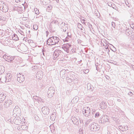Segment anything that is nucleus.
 I'll return each instance as SVG.
<instances>
[{
	"label": "nucleus",
	"mask_w": 134,
	"mask_h": 134,
	"mask_svg": "<svg viewBox=\"0 0 134 134\" xmlns=\"http://www.w3.org/2000/svg\"><path fill=\"white\" fill-rule=\"evenodd\" d=\"M60 40L59 38L55 36L50 37L47 41V44L48 45H55L59 42Z\"/></svg>",
	"instance_id": "f257e3e1"
},
{
	"label": "nucleus",
	"mask_w": 134,
	"mask_h": 134,
	"mask_svg": "<svg viewBox=\"0 0 134 134\" xmlns=\"http://www.w3.org/2000/svg\"><path fill=\"white\" fill-rule=\"evenodd\" d=\"M66 79L67 82L70 85L76 83L77 80V79L74 75H70L69 74H68Z\"/></svg>",
	"instance_id": "f03ea898"
},
{
	"label": "nucleus",
	"mask_w": 134,
	"mask_h": 134,
	"mask_svg": "<svg viewBox=\"0 0 134 134\" xmlns=\"http://www.w3.org/2000/svg\"><path fill=\"white\" fill-rule=\"evenodd\" d=\"M63 52L59 50L56 49L54 52L53 59L54 60L58 59L62 57Z\"/></svg>",
	"instance_id": "7ed1b4c3"
},
{
	"label": "nucleus",
	"mask_w": 134,
	"mask_h": 134,
	"mask_svg": "<svg viewBox=\"0 0 134 134\" xmlns=\"http://www.w3.org/2000/svg\"><path fill=\"white\" fill-rule=\"evenodd\" d=\"M12 77V75L10 73L5 74L4 78H0V81L2 82H7L10 81Z\"/></svg>",
	"instance_id": "20e7f679"
},
{
	"label": "nucleus",
	"mask_w": 134,
	"mask_h": 134,
	"mask_svg": "<svg viewBox=\"0 0 134 134\" xmlns=\"http://www.w3.org/2000/svg\"><path fill=\"white\" fill-rule=\"evenodd\" d=\"M0 9L3 12H6L8 10V5L3 2L0 1Z\"/></svg>",
	"instance_id": "39448f33"
},
{
	"label": "nucleus",
	"mask_w": 134,
	"mask_h": 134,
	"mask_svg": "<svg viewBox=\"0 0 134 134\" xmlns=\"http://www.w3.org/2000/svg\"><path fill=\"white\" fill-rule=\"evenodd\" d=\"M90 128L91 131H98L100 129V126L97 123L93 122L89 126Z\"/></svg>",
	"instance_id": "423d86ee"
},
{
	"label": "nucleus",
	"mask_w": 134,
	"mask_h": 134,
	"mask_svg": "<svg viewBox=\"0 0 134 134\" xmlns=\"http://www.w3.org/2000/svg\"><path fill=\"white\" fill-rule=\"evenodd\" d=\"M54 88L52 87H49L47 92L48 97L49 98L52 97L54 95Z\"/></svg>",
	"instance_id": "0eeeda50"
},
{
	"label": "nucleus",
	"mask_w": 134,
	"mask_h": 134,
	"mask_svg": "<svg viewBox=\"0 0 134 134\" xmlns=\"http://www.w3.org/2000/svg\"><path fill=\"white\" fill-rule=\"evenodd\" d=\"M82 112L86 116H88L91 113L90 108L88 107H85L83 108Z\"/></svg>",
	"instance_id": "6e6552de"
},
{
	"label": "nucleus",
	"mask_w": 134,
	"mask_h": 134,
	"mask_svg": "<svg viewBox=\"0 0 134 134\" xmlns=\"http://www.w3.org/2000/svg\"><path fill=\"white\" fill-rule=\"evenodd\" d=\"M13 113L17 116H19L21 115V111L20 109L18 106H15L14 108Z\"/></svg>",
	"instance_id": "1a4fd4ad"
},
{
	"label": "nucleus",
	"mask_w": 134,
	"mask_h": 134,
	"mask_svg": "<svg viewBox=\"0 0 134 134\" xmlns=\"http://www.w3.org/2000/svg\"><path fill=\"white\" fill-rule=\"evenodd\" d=\"M17 80L20 83H21L24 81L25 79L23 75L19 73L17 74Z\"/></svg>",
	"instance_id": "9d476101"
},
{
	"label": "nucleus",
	"mask_w": 134,
	"mask_h": 134,
	"mask_svg": "<svg viewBox=\"0 0 134 134\" xmlns=\"http://www.w3.org/2000/svg\"><path fill=\"white\" fill-rule=\"evenodd\" d=\"M12 104V100L10 99H7L6 100L4 103V106L5 108H7L9 107Z\"/></svg>",
	"instance_id": "9b49d317"
},
{
	"label": "nucleus",
	"mask_w": 134,
	"mask_h": 134,
	"mask_svg": "<svg viewBox=\"0 0 134 134\" xmlns=\"http://www.w3.org/2000/svg\"><path fill=\"white\" fill-rule=\"evenodd\" d=\"M42 111L43 114L45 115H48L49 112V110L48 107L44 106L42 108Z\"/></svg>",
	"instance_id": "f8f14e48"
},
{
	"label": "nucleus",
	"mask_w": 134,
	"mask_h": 134,
	"mask_svg": "<svg viewBox=\"0 0 134 134\" xmlns=\"http://www.w3.org/2000/svg\"><path fill=\"white\" fill-rule=\"evenodd\" d=\"M71 47V45L67 43L66 44H64L62 48L65 51L68 53L69 52V50L70 49Z\"/></svg>",
	"instance_id": "ddd939ff"
},
{
	"label": "nucleus",
	"mask_w": 134,
	"mask_h": 134,
	"mask_svg": "<svg viewBox=\"0 0 134 134\" xmlns=\"http://www.w3.org/2000/svg\"><path fill=\"white\" fill-rule=\"evenodd\" d=\"M71 119L74 124L76 125H78L79 124V120L75 116H72Z\"/></svg>",
	"instance_id": "4468645a"
},
{
	"label": "nucleus",
	"mask_w": 134,
	"mask_h": 134,
	"mask_svg": "<svg viewBox=\"0 0 134 134\" xmlns=\"http://www.w3.org/2000/svg\"><path fill=\"white\" fill-rule=\"evenodd\" d=\"M108 119L107 116H103L100 120L99 122L100 123H104L106 122H108Z\"/></svg>",
	"instance_id": "2eb2a0df"
},
{
	"label": "nucleus",
	"mask_w": 134,
	"mask_h": 134,
	"mask_svg": "<svg viewBox=\"0 0 134 134\" xmlns=\"http://www.w3.org/2000/svg\"><path fill=\"white\" fill-rule=\"evenodd\" d=\"M43 73L42 71H39L37 72L36 74V78L39 79H41L42 78Z\"/></svg>",
	"instance_id": "dca6fc26"
},
{
	"label": "nucleus",
	"mask_w": 134,
	"mask_h": 134,
	"mask_svg": "<svg viewBox=\"0 0 134 134\" xmlns=\"http://www.w3.org/2000/svg\"><path fill=\"white\" fill-rule=\"evenodd\" d=\"M7 94L4 93H2L0 94V102H3L6 98Z\"/></svg>",
	"instance_id": "f3484780"
},
{
	"label": "nucleus",
	"mask_w": 134,
	"mask_h": 134,
	"mask_svg": "<svg viewBox=\"0 0 134 134\" xmlns=\"http://www.w3.org/2000/svg\"><path fill=\"white\" fill-rule=\"evenodd\" d=\"M14 122L16 124L19 125L22 122L21 119V118L18 117L16 119H14Z\"/></svg>",
	"instance_id": "a211bd4d"
},
{
	"label": "nucleus",
	"mask_w": 134,
	"mask_h": 134,
	"mask_svg": "<svg viewBox=\"0 0 134 134\" xmlns=\"http://www.w3.org/2000/svg\"><path fill=\"white\" fill-rule=\"evenodd\" d=\"M7 59L6 60L8 62L12 64L13 63V61L14 60L15 58V56L11 57L10 56H9V57H7Z\"/></svg>",
	"instance_id": "6ab92c4d"
},
{
	"label": "nucleus",
	"mask_w": 134,
	"mask_h": 134,
	"mask_svg": "<svg viewBox=\"0 0 134 134\" xmlns=\"http://www.w3.org/2000/svg\"><path fill=\"white\" fill-rule=\"evenodd\" d=\"M68 73H66V70L63 69L60 72V75L61 77L63 79L64 78L66 75H68Z\"/></svg>",
	"instance_id": "aec40b11"
},
{
	"label": "nucleus",
	"mask_w": 134,
	"mask_h": 134,
	"mask_svg": "<svg viewBox=\"0 0 134 134\" xmlns=\"http://www.w3.org/2000/svg\"><path fill=\"white\" fill-rule=\"evenodd\" d=\"M56 113L55 112H53L50 116V119L52 121H54L56 118Z\"/></svg>",
	"instance_id": "412c9836"
},
{
	"label": "nucleus",
	"mask_w": 134,
	"mask_h": 134,
	"mask_svg": "<svg viewBox=\"0 0 134 134\" xmlns=\"http://www.w3.org/2000/svg\"><path fill=\"white\" fill-rule=\"evenodd\" d=\"M100 107L102 109H104L107 108L106 103L104 102H102L100 104Z\"/></svg>",
	"instance_id": "4be33fe9"
},
{
	"label": "nucleus",
	"mask_w": 134,
	"mask_h": 134,
	"mask_svg": "<svg viewBox=\"0 0 134 134\" xmlns=\"http://www.w3.org/2000/svg\"><path fill=\"white\" fill-rule=\"evenodd\" d=\"M79 100V98L77 97H76L71 100V102L72 103H75L77 102Z\"/></svg>",
	"instance_id": "5701e85b"
},
{
	"label": "nucleus",
	"mask_w": 134,
	"mask_h": 134,
	"mask_svg": "<svg viewBox=\"0 0 134 134\" xmlns=\"http://www.w3.org/2000/svg\"><path fill=\"white\" fill-rule=\"evenodd\" d=\"M4 71V67L2 66H0V74H2Z\"/></svg>",
	"instance_id": "b1692460"
},
{
	"label": "nucleus",
	"mask_w": 134,
	"mask_h": 134,
	"mask_svg": "<svg viewBox=\"0 0 134 134\" xmlns=\"http://www.w3.org/2000/svg\"><path fill=\"white\" fill-rule=\"evenodd\" d=\"M131 31L129 30V29L128 28L125 31L126 34L128 36H130L131 34H132Z\"/></svg>",
	"instance_id": "393cba45"
},
{
	"label": "nucleus",
	"mask_w": 134,
	"mask_h": 134,
	"mask_svg": "<svg viewBox=\"0 0 134 134\" xmlns=\"http://www.w3.org/2000/svg\"><path fill=\"white\" fill-rule=\"evenodd\" d=\"M52 7L51 5H49L47 7L46 9V10L48 12H51V9H52Z\"/></svg>",
	"instance_id": "a878e982"
},
{
	"label": "nucleus",
	"mask_w": 134,
	"mask_h": 134,
	"mask_svg": "<svg viewBox=\"0 0 134 134\" xmlns=\"http://www.w3.org/2000/svg\"><path fill=\"white\" fill-rule=\"evenodd\" d=\"M78 27L80 29L81 31L83 30V29L84 30V28L82 26L80 23H78L77 25Z\"/></svg>",
	"instance_id": "bb28decb"
},
{
	"label": "nucleus",
	"mask_w": 134,
	"mask_h": 134,
	"mask_svg": "<svg viewBox=\"0 0 134 134\" xmlns=\"http://www.w3.org/2000/svg\"><path fill=\"white\" fill-rule=\"evenodd\" d=\"M13 39L14 40H17L18 39V37L16 35L14 34L13 35Z\"/></svg>",
	"instance_id": "cd10ccee"
},
{
	"label": "nucleus",
	"mask_w": 134,
	"mask_h": 134,
	"mask_svg": "<svg viewBox=\"0 0 134 134\" xmlns=\"http://www.w3.org/2000/svg\"><path fill=\"white\" fill-rule=\"evenodd\" d=\"M65 24V23H62V25H63L65 26L63 27V31H65L66 30L68 29V27L67 26H65V25H64Z\"/></svg>",
	"instance_id": "c85d7f7f"
},
{
	"label": "nucleus",
	"mask_w": 134,
	"mask_h": 134,
	"mask_svg": "<svg viewBox=\"0 0 134 134\" xmlns=\"http://www.w3.org/2000/svg\"><path fill=\"white\" fill-rule=\"evenodd\" d=\"M22 130H26L28 129V127L26 125H21Z\"/></svg>",
	"instance_id": "c756f323"
},
{
	"label": "nucleus",
	"mask_w": 134,
	"mask_h": 134,
	"mask_svg": "<svg viewBox=\"0 0 134 134\" xmlns=\"http://www.w3.org/2000/svg\"><path fill=\"white\" fill-rule=\"evenodd\" d=\"M51 131L52 132H53L54 130V127L53 125H51L49 126Z\"/></svg>",
	"instance_id": "7c9ffc66"
},
{
	"label": "nucleus",
	"mask_w": 134,
	"mask_h": 134,
	"mask_svg": "<svg viewBox=\"0 0 134 134\" xmlns=\"http://www.w3.org/2000/svg\"><path fill=\"white\" fill-rule=\"evenodd\" d=\"M96 13H95V16H97V17L98 18H99L100 16V14L98 12V11H97V12H95Z\"/></svg>",
	"instance_id": "2f4dec72"
},
{
	"label": "nucleus",
	"mask_w": 134,
	"mask_h": 134,
	"mask_svg": "<svg viewBox=\"0 0 134 134\" xmlns=\"http://www.w3.org/2000/svg\"><path fill=\"white\" fill-rule=\"evenodd\" d=\"M123 127L122 131H124L127 130L128 129V127L127 126H124Z\"/></svg>",
	"instance_id": "473e14b6"
},
{
	"label": "nucleus",
	"mask_w": 134,
	"mask_h": 134,
	"mask_svg": "<svg viewBox=\"0 0 134 134\" xmlns=\"http://www.w3.org/2000/svg\"><path fill=\"white\" fill-rule=\"evenodd\" d=\"M99 116V113L98 112H97L95 114L94 117L96 118H98Z\"/></svg>",
	"instance_id": "72a5a7b5"
},
{
	"label": "nucleus",
	"mask_w": 134,
	"mask_h": 134,
	"mask_svg": "<svg viewBox=\"0 0 134 134\" xmlns=\"http://www.w3.org/2000/svg\"><path fill=\"white\" fill-rule=\"evenodd\" d=\"M87 88L88 90H90V89H92L91 85L90 83H88L87 84Z\"/></svg>",
	"instance_id": "f704fd0d"
},
{
	"label": "nucleus",
	"mask_w": 134,
	"mask_h": 134,
	"mask_svg": "<svg viewBox=\"0 0 134 134\" xmlns=\"http://www.w3.org/2000/svg\"><path fill=\"white\" fill-rule=\"evenodd\" d=\"M33 28L35 30H37L38 28V26L36 25H33Z\"/></svg>",
	"instance_id": "c9c22d12"
},
{
	"label": "nucleus",
	"mask_w": 134,
	"mask_h": 134,
	"mask_svg": "<svg viewBox=\"0 0 134 134\" xmlns=\"http://www.w3.org/2000/svg\"><path fill=\"white\" fill-rule=\"evenodd\" d=\"M58 21L57 20H54L51 22L52 24H58Z\"/></svg>",
	"instance_id": "e433bc0d"
},
{
	"label": "nucleus",
	"mask_w": 134,
	"mask_h": 134,
	"mask_svg": "<svg viewBox=\"0 0 134 134\" xmlns=\"http://www.w3.org/2000/svg\"><path fill=\"white\" fill-rule=\"evenodd\" d=\"M34 10L35 12V13L36 14H39V12L38 9H35Z\"/></svg>",
	"instance_id": "4c0bfd02"
},
{
	"label": "nucleus",
	"mask_w": 134,
	"mask_h": 134,
	"mask_svg": "<svg viewBox=\"0 0 134 134\" xmlns=\"http://www.w3.org/2000/svg\"><path fill=\"white\" fill-rule=\"evenodd\" d=\"M92 120L91 119H89L87 120L86 122V123L87 124H88L90 122H92Z\"/></svg>",
	"instance_id": "58836bf2"
},
{
	"label": "nucleus",
	"mask_w": 134,
	"mask_h": 134,
	"mask_svg": "<svg viewBox=\"0 0 134 134\" xmlns=\"http://www.w3.org/2000/svg\"><path fill=\"white\" fill-rule=\"evenodd\" d=\"M5 18L3 16L0 15V20H5Z\"/></svg>",
	"instance_id": "ea45409f"
},
{
	"label": "nucleus",
	"mask_w": 134,
	"mask_h": 134,
	"mask_svg": "<svg viewBox=\"0 0 134 134\" xmlns=\"http://www.w3.org/2000/svg\"><path fill=\"white\" fill-rule=\"evenodd\" d=\"M9 56H8L7 55H3V58L4 59L5 61H6V60H7V57H9Z\"/></svg>",
	"instance_id": "a19ab883"
},
{
	"label": "nucleus",
	"mask_w": 134,
	"mask_h": 134,
	"mask_svg": "<svg viewBox=\"0 0 134 134\" xmlns=\"http://www.w3.org/2000/svg\"><path fill=\"white\" fill-rule=\"evenodd\" d=\"M89 70L88 69H86L83 70V72L86 74H87L89 72Z\"/></svg>",
	"instance_id": "79ce46f5"
},
{
	"label": "nucleus",
	"mask_w": 134,
	"mask_h": 134,
	"mask_svg": "<svg viewBox=\"0 0 134 134\" xmlns=\"http://www.w3.org/2000/svg\"><path fill=\"white\" fill-rule=\"evenodd\" d=\"M79 131L80 134H83V130L82 129H79Z\"/></svg>",
	"instance_id": "37998d69"
},
{
	"label": "nucleus",
	"mask_w": 134,
	"mask_h": 134,
	"mask_svg": "<svg viewBox=\"0 0 134 134\" xmlns=\"http://www.w3.org/2000/svg\"><path fill=\"white\" fill-rule=\"evenodd\" d=\"M111 25L113 27L115 28V23L113 22H112L111 23Z\"/></svg>",
	"instance_id": "c03bdc74"
},
{
	"label": "nucleus",
	"mask_w": 134,
	"mask_h": 134,
	"mask_svg": "<svg viewBox=\"0 0 134 134\" xmlns=\"http://www.w3.org/2000/svg\"><path fill=\"white\" fill-rule=\"evenodd\" d=\"M18 32L22 35H24V32L20 30H19Z\"/></svg>",
	"instance_id": "a18cd8bd"
},
{
	"label": "nucleus",
	"mask_w": 134,
	"mask_h": 134,
	"mask_svg": "<svg viewBox=\"0 0 134 134\" xmlns=\"http://www.w3.org/2000/svg\"><path fill=\"white\" fill-rule=\"evenodd\" d=\"M33 98L34 99H35V100H38V99H39V98L38 97H37V96H34L33 97Z\"/></svg>",
	"instance_id": "49530a36"
},
{
	"label": "nucleus",
	"mask_w": 134,
	"mask_h": 134,
	"mask_svg": "<svg viewBox=\"0 0 134 134\" xmlns=\"http://www.w3.org/2000/svg\"><path fill=\"white\" fill-rule=\"evenodd\" d=\"M17 129L19 130H22V128H21V126H20L17 127Z\"/></svg>",
	"instance_id": "de8ad7c7"
},
{
	"label": "nucleus",
	"mask_w": 134,
	"mask_h": 134,
	"mask_svg": "<svg viewBox=\"0 0 134 134\" xmlns=\"http://www.w3.org/2000/svg\"><path fill=\"white\" fill-rule=\"evenodd\" d=\"M123 126H122V125H120L119 126V129L122 131V129H123Z\"/></svg>",
	"instance_id": "09e8293b"
},
{
	"label": "nucleus",
	"mask_w": 134,
	"mask_h": 134,
	"mask_svg": "<svg viewBox=\"0 0 134 134\" xmlns=\"http://www.w3.org/2000/svg\"><path fill=\"white\" fill-rule=\"evenodd\" d=\"M133 94V93H132L131 92H129L128 93V95H130V96H132Z\"/></svg>",
	"instance_id": "8fccbe9b"
},
{
	"label": "nucleus",
	"mask_w": 134,
	"mask_h": 134,
	"mask_svg": "<svg viewBox=\"0 0 134 134\" xmlns=\"http://www.w3.org/2000/svg\"><path fill=\"white\" fill-rule=\"evenodd\" d=\"M125 4H126V5H127V6L129 7H130V6H129V5H130V4H129V3H128V2H125Z\"/></svg>",
	"instance_id": "3c124183"
},
{
	"label": "nucleus",
	"mask_w": 134,
	"mask_h": 134,
	"mask_svg": "<svg viewBox=\"0 0 134 134\" xmlns=\"http://www.w3.org/2000/svg\"><path fill=\"white\" fill-rule=\"evenodd\" d=\"M46 36L47 37L48 35L49 32L48 31H46Z\"/></svg>",
	"instance_id": "603ef678"
},
{
	"label": "nucleus",
	"mask_w": 134,
	"mask_h": 134,
	"mask_svg": "<svg viewBox=\"0 0 134 134\" xmlns=\"http://www.w3.org/2000/svg\"><path fill=\"white\" fill-rule=\"evenodd\" d=\"M96 111L95 109H93L92 110V114H93Z\"/></svg>",
	"instance_id": "864d4df0"
},
{
	"label": "nucleus",
	"mask_w": 134,
	"mask_h": 134,
	"mask_svg": "<svg viewBox=\"0 0 134 134\" xmlns=\"http://www.w3.org/2000/svg\"><path fill=\"white\" fill-rule=\"evenodd\" d=\"M98 65H99V64L98 63H96L95 66H96L97 69V67L98 66Z\"/></svg>",
	"instance_id": "5fc2aeb1"
},
{
	"label": "nucleus",
	"mask_w": 134,
	"mask_h": 134,
	"mask_svg": "<svg viewBox=\"0 0 134 134\" xmlns=\"http://www.w3.org/2000/svg\"><path fill=\"white\" fill-rule=\"evenodd\" d=\"M134 25L133 24H132L131 25H130L131 27V28H133L134 27Z\"/></svg>",
	"instance_id": "6e6d98bb"
},
{
	"label": "nucleus",
	"mask_w": 134,
	"mask_h": 134,
	"mask_svg": "<svg viewBox=\"0 0 134 134\" xmlns=\"http://www.w3.org/2000/svg\"><path fill=\"white\" fill-rule=\"evenodd\" d=\"M27 31L26 30V33H28V34H30V30H28L27 31Z\"/></svg>",
	"instance_id": "4d7b16f0"
},
{
	"label": "nucleus",
	"mask_w": 134,
	"mask_h": 134,
	"mask_svg": "<svg viewBox=\"0 0 134 134\" xmlns=\"http://www.w3.org/2000/svg\"><path fill=\"white\" fill-rule=\"evenodd\" d=\"M17 9L20 10L21 9V8L20 7H18Z\"/></svg>",
	"instance_id": "13d9d810"
},
{
	"label": "nucleus",
	"mask_w": 134,
	"mask_h": 134,
	"mask_svg": "<svg viewBox=\"0 0 134 134\" xmlns=\"http://www.w3.org/2000/svg\"><path fill=\"white\" fill-rule=\"evenodd\" d=\"M131 68L132 69H133L134 70V65H132Z\"/></svg>",
	"instance_id": "bf43d9fd"
},
{
	"label": "nucleus",
	"mask_w": 134,
	"mask_h": 134,
	"mask_svg": "<svg viewBox=\"0 0 134 134\" xmlns=\"http://www.w3.org/2000/svg\"><path fill=\"white\" fill-rule=\"evenodd\" d=\"M113 64H116V63L115 62H114V63H113Z\"/></svg>",
	"instance_id": "052dcab7"
},
{
	"label": "nucleus",
	"mask_w": 134,
	"mask_h": 134,
	"mask_svg": "<svg viewBox=\"0 0 134 134\" xmlns=\"http://www.w3.org/2000/svg\"><path fill=\"white\" fill-rule=\"evenodd\" d=\"M26 38H25V37H24V39H23L24 40H25L26 41Z\"/></svg>",
	"instance_id": "680f3d73"
},
{
	"label": "nucleus",
	"mask_w": 134,
	"mask_h": 134,
	"mask_svg": "<svg viewBox=\"0 0 134 134\" xmlns=\"http://www.w3.org/2000/svg\"><path fill=\"white\" fill-rule=\"evenodd\" d=\"M111 61V62H110V63H113V62H111L112 61V60Z\"/></svg>",
	"instance_id": "e2e57ef3"
},
{
	"label": "nucleus",
	"mask_w": 134,
	"mask_h": 134,
	"mask_svg": "<svg viewBox=\"0 0 134 134\" xmlns=\"http://www.w3.org/2000/svg\"><path fill=\"white\" fill-rule=\"evenodd\" d=\"M115 7H114L113 8L114 9H116V7H115Z\"/></svg>",
	"instance_id": "0e129e2a"
},
{
	"label": "nucleus",
	"mask_w": 134,
	"mask_h": 134,
	"mask_svg": "<svg viewBox=\"0 0 134 134\" xmlns=\"http://www.w3.org/2000/svg\"><path fill=\"white\" fill-rule=\"evenodd\" d=\"M15 1L16 2H18V0H16Z\"/></svg>",
	"instance_id": "69168bd1"
},
{
	"label": "nucleus",
	"mask_w": 134,
	"mask_h": 134,
	"mask_svg": "<svg viewBox=\"0 0 134 134\" xmlns=\"http://www.w3.org/2000/svg\"><path fill=\"white\" fill-rule=\"evenodd\" d=\"M120 100V99H118V101H119V100Z\"/></svg>",
	"instance_id": "338daca9"
},
{
	"label": "nucleus",
	"mask_w": 134,
	"mask_h": 134,
	"mask_svg": "<svg viewBox=\"0 0 134 134\" xmlns=\"http://www.w3.org/2000/svg\"><path fill=\"white\" fill-rule=\"evenodd\" d=\"M127 46H129V45H128V44Z\"/></svg>",
	"instance_id": "774afa93"
}]
</instances>
